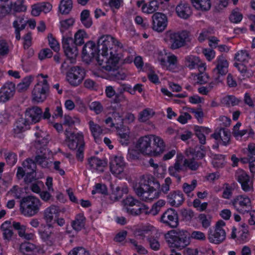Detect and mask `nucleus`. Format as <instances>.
I'll use <instances>...</instances> for the list:
<instances>
[{"label":"nucleus","mask_w":255,"mask_h":255,"mask_svg":"<svg viewBox=\"0 0 255 255\" xmlns=\"http://www.w3.org/2000/svg\"><path fill=\"white\" fill-rule=\"evenodd\" d=\"M89 125L95 141L96 142H99V136L103 133V129L99 125L95 123L93 121L89 122Z\"/></svg>","instance_id":"33"},{"label":"nucleus","mask_w":255,"mask_h":255,"mask_svg":"<svg viewBox=\"0 0 255 255\" xmlns=\"http://www.w3.org/2000/svg\"><path fill=\"white\" fill-rule=\"evenodd\" d=\"M42 111L41 108L33 106L27 108L25 112V118H20L17 120L13 128L14 136L29 129L30 124L39 122L42 118Z\"/></svg>","instance_id":"3"},{"label":"nucleus","mask_w":255,"mask_h":255,"mask_svg":"<svg viewBox=\"0 0 255 255\" xmlns=\"http://www.w3.org/2000/svg\"><path fill=\"white\" fill-rule=\"evenodd\" d=\"M165 201L163 200H159L152 205L151 209L148 213L153 216L157 215L160 211L161 208L165 205Z\"/></svg>","instance_id":"42"},{"label":"nucleus","mask_w":255,"mask_h":255,"mask_svg":"<svg viewBox=\"0 0 255 255\" xmlns=\"http://www.w3.org/2000/svg\"><path fill=\"white\" fill-rule=\"evenodd\" d=\"M241 126V123H237V124L234 127L233 134L235 137H237L238 136L242 137L245 134H246L248 132L247 129H244L242 130H240L239 128Z\"/></svg>","instance_id":"54"},{"label":"nucleus","mask_w":255,"mask_h":255,"mask_svg":"<svg viewBox=\"0 0 255 255\" xmlns=\"http://www.w3.org/2000/svg\"><path fill=\"white\" fill-rule=\"evenodd\" d=\"M62 46L64 53L68 58L74 59L78 55V49L77 46L73 43V39L72 37H63Z\"/></svg>","instance_id":"15"},{"label":"nucleus","mask_w":255,"mask_h":255,"mask_svg":"<svg viewBox=\"0 0 255 255\" xmlns=\"http://www.w3.org/2000/svg\"><path fill=\"white\" fill-rule=\"evenodd\" d=\"M135 147L143 154L156 156L163 152L165 145L160 137L150 135L140 137Z\"/></svg>","instance_id":"2"},{"label":"nucleus","mask_w":255,"mask_h":255,"mask_svg":"<svg viewBox=\"0 0 255 255\" xmlns=\"http://www.w3.org/2000/svg\"><path fill=\"white\" fill-rule=\"evenodd\" d=\"M232 203L234 208L240 213L248 212L251 208V200L247 196H238Z\"/></svg>","instance_id":"14"},{"label":"nucleus","mask_w":255,"mask_h":255,"mask_svg":"<svg viewBox=\"0 0 255 255\" xmlns=\"http://www.w3.org/2000/svg\"><path fill=\"white\" fill-rule=\"evenodd\" d=\"M5 159L8 164L10 166H12L16 162V154L13 152H9L6 155Z\"/></svg>","instance_id":"63"},{"label":"nucleus","mask_w":255,"mask_h":255,"mask_svg":"<svg viewBox=\"0 0 255 255\" xmlns=\"http://www.w3.org/2000/svg\"><path fill=\"white\" fill-rule=\"evenodd\" d=\"M159 2L158 0L150 1L148 5H146V10L145 11L148 13H152L156 11L159 7Z\"/></svg>","instance_id":"52"},{"label":"nucleus","mask_w":255,"mask_h":255,"mask_svg":"<svg viewBox=\"0 0 255 255\" xmlns=\"http://www.w3.org/2000/svg\"><path fill=\"white\" fill-rule=\"evenodd\" d=\"M152 29L158 32L163 31L167 27V17L163 13L155 12L152 16Z\"/></svg>","instance_id":"16"},{"label":"nucleus","mask_w":255,"mask_h":255,"mask_svg":"<svg viewBox=\"0 0 255 255\" xmlns=\"http://www.w3.org/2000/svg\"><path fill=\"white\" fill-rule=\"evenodd\" d=\"M89 164L92 168H94L100 172L104 171L103 168L106 166L107 162L101 160L95 156L91 157L88 159Z\"/></svg>","instance_id":"28"},{"label":"nucleus","mask_w":255,"mask_h":255,"mask_svg":"<svg viewBox=\"0 0 255 255\" xmlns=\"http://www.w3.org/2000/svg\"><path fill=\"white\" fill-rule=\"evenodd\" d=\"M35 249L34 245L30 243H25L20 245L19 249L20 252L23 254L28 255L33 252Z\"/></svg>","instance_id":"44"},{"label":"nucleus","mask_w":255,"mask_h":255,"mask_svg":"<svg viewBox=\"0 0 255 255\" xmlns=\"http://www.w3.org/2000/svg\"><path fill=\"white\" fill-rule=\"evenodd\" d=\"M168 201L172 206L178 207L181 205L184 200L183 194L181 191H173L167 196Z\"/></svg>","instance_id":"26"},{"label":"nucleus","mask_w":255,"mask_h":255,"mask_svg":"<svg viewBox=\"0 0 255 255\" xmlns=\"http://www.w3.org/2000/svg\"><path fill=\"white\" fill-rule=\"evenodd\" d=\"M191 2L197 10L206 11L211 8V0H191Z\"/></svg>","instance_id":"30"},{"label":"nucleus","mask_w":255,"mask_h":255,"mask_svg":"<svg viewBox=\"0 0 255 255\" xmlns=\"http://www.w3.org/2000/svg\"><path fill=\"white\" fill-rule=\"evenodd\" d=\"M22 165L25 170L27 171L35 172L36 170V164L34 160L31 158H27L23 161Z\"/></svg>","instance_id":"41"},{"label":"nucleus","mask_w":255,"mask_h":255,"mask_svg":"<svg viewBox=\"0 0 255 255\" xmlns=\"http://www.w3.org/2000/svg\"><path fill=\"white\" fill-rule=\"evenodd\" d=\"M40 238L44 242H49L52 244V239L54 234L53 227L50 224H41L38 230Z\"/></svg>","instance_id":"20"},{"label":"nucleus","mask_w":255,"mask_h":255,"mask_svg":"<svg viewBox=\"0 0 255 255\" xmlns=\"http://www.w3.org/2000/svg\"><path fill=\"white\" fill-rule=\"evenodd\" d=\"M200 165V164L196 161L194 158L184 159L183 161V167L185 170L188 168L192 171H196L198 169Z\"/></svg>","instance_id":"38"},{"label":"nucleus","mask_w":255,"mask_h":255,"mask_svg":"<svg viewBox=\"0 0 255 255\" xmlns=\"http://www.w3.org/2000/svg\"><path fill=\"white\" fill-rule=\"evenodd\" d=\"M198 218L203 228L207 229L210 226L212 220V217L210 215L201 214L199 215Z\"/></svg>","instance_id":"43"},{"label":"nucleus","mask_w":255,"mask_h":255,"mask_svg":"<svg viewBox=\"0 0 255 255\" xmlns=\"http://www.w3.org/2000/svg\"><path fill=\"white\" fill-rule=\"evenodd\" d=\"M250 58L249 54L246 50L240 51L239 52L237 53L235 56V59L236 60L241 62H245L248 59Z\"/></svg>","instance_id":"53"},{"label":"nucleus","mask_w":255,"mask_h":255,"mask_svg":"<svg viewBox=\"0 0 255 255\" xmlns=\"http://www.w3.org/2000/svg\"><path fill=\"white\" fill-rule=\"evenodd\" d=\"M211 137L216 140L220 139L221 143L224 146H227L230 143V131L224 128H217L215 132L211 135Z\"/></svg>","instance_id":"19"},{"label":"nucleus","mask_w":255,"mask_h":255,"mask_svg":"<svg viewBox=\"0 0 255 255\" xmlns=\"http://www.w3.org/2000/svg\"><path fill=\"white\" fill-rule=\"evenodd\" d=\"M58 208L57 206L52 205L47 208L44 213V219L47 224L50 223L53 220V216L58 213Z\"/></svg>","instance_id":"34"},{"label":"nucleus","mask_w":255,"mask_h":255,"mask_svg":"<svg viewBox=\"0 0 255 255\" xmlns=\"http://www.w3.org/2000/svg\"><path fill=\"white\" fill-rule=\"evenodd\" d=\"M190 238L192 239L199 240V241H205L206 240V236L204 233L200 231H193L190 235Z\"/></svg>","instance_id":"62"},{"label":"nucleus","mask_w":255,"mask_h":255,"mask_svg":"<svg viewBox=\"0 0 255 255\" xmlns=\"http://www.w3.org/2000/svg\"><path fill=\"white\" fill-rule=\"evenodd\" d=\"M165 238L171 247L184 248L190 243V234L185 230H171L165 235Z\"/></svg>","instance_id":"4"},{"label":"nucleus","mask_w":255,"mask_h":255,"mask_svg":"<svg viewBox=\"0 0 255 255\" xmlns=\"http://www.w3.org/2000/svg\"><path fill=\"white\" fill-rule=\"evenodd\" d=\"M24 0H17L12 3V9L16 12L25 11L26 10V6L23 4Z\"/></svg>","instance_id":"46"},{"label":"nucleus","mask_w":255,"mask_h":255,"mask_svg":"<svg viewBox=\"0 0 255 255\" xmlns=\"http://www.w3.org/2000/svg\"><path fill=\"white\" fill-rule=\"evenodd\" d=\"M243 18V15L239 11H233L230 16V20L234 23H238Z\"/></svg>","instance_id":"59"},{"label":"nucleus","mask_w":255,"mask_h":255,"mask_svg":"<svg viewBox=\"0 0 255 255\" xmlns=\"http://www.w3.org/2000/svg\"><path fill=\"white\" fill-rule=\"evenodd\" d=\"M183 156L182 155L178 156L175 163L173 166H171L168 168L169 174L177 179V181L179 182L181 181V176L179 173L184 170L183 164L182 165Z\"/></svg>","instance_id":"23"},{"label":"nucleus","mask_w":255,"mask_h":255,"mask_svg":"<svg viewBox=\"0 0 255 255\" xmlns=\"http://www.w3.org/2000/svg\"><path fill=\"white\" fill-rule=\"evenodd\" d=\"M86 218L83 214H79L77 215L71 223V226L74 230L76 231H81L84 228L85 225Z\"/></svg>","instance_id":"32"},{"label":"nucleus","mask_w":255,"mask_h":255,"mask_svg":"<svg viewBox=\"0 0 255 255\" xmlns=\"http://www.w3.org/2000/svg\"><path fill=\"white\" fill-rule=\"evenodd\" d=\"M8 192L13 193V196L15 198L20 199L21 198L23 191L22 188L18 187L17 185H15L12 187Z\"/></svg>","instance_id":"61"},{"label":"nucleus","mask_w":255,"mask_h":255,"mask_svg":"<svg viewBox=\"0 0 255 255\" xmlns=\"http://www.w3.org/2000/svg\"><path fill=\"white\" fill-rule=\"evenodd\" d=\"M83 61L86 63L91 62L95 59L99 65L103 67L105 65L104 59L101 58L100 53L95 43L92 41H88L83 46L82 53Z\"/></svg>","instance_id":"6"},{"label":"nucleus","mask_w":255,"mask_h":255,"mask_svg":"<svg viewBox=\"0 0 255 255\" xmlns=\"http://www.w3.org/2000/svg\"><path fill=\"white\" fill-rule=\"evenodd\" d=\"M49 86L48 81L44 80L37 83L32 91V99L35 102H43L49 95Z\"/></svg>","instance_id":"9"},{"label":"nucleus","mask_w":255,"mask_h":255,"mask_svg":"<svg viewBox=\"0 0 255 255\" xmlns=\"http://www.w3.org/2000/svg\"><path fill=\"white\" fill-rule=\"evenodd\" d=\"M124 202L126 211L131 215L138 216L143 212H148L146 205L131 196L127 197Z\"/></svg>","instance_id":"8"},{"label":"nucleus","mask_w":255,"mask_h":255,"mask_svg":"<svg viewBox=\"0 0 255 255\" xmlns=\"http://www.w3.org/2000/svg\"><path fill=\"white\" fill-rule=\"evenodd\" d=\"M53 52L49 48H45L41 50L38 54V58L42 60L45 58H49L52 56Z\"/></svg>","instance_id":"57"},{"label":"nucleus","mask_w":255,"mask_h":255,"mask_svg":"<svg viewBox=\"0 0 255 255\" xmlns=\"http://www.w3.org/2000/svg\"><path fill=\"white\" fill-rule=\"evenodd\" d=\"M33 79V77L32 76H29L25 77L23 79L22 82L18 84L17 91L19 92H22L26 91L30 86Z\"/></svg>","instance_id":"39"},{"label":"nucleus","mask_w":255,"mask_h":255,"mask_svg":"<svg viewBox=\"0 0 255 255\" xmlns=\"http://www.w3.org/2000/svg\"><path fill=\"white\" fill-rule=\"evenodd\" d=\"M152 110L149 109H145L143 110L142 111L139 113L138 120L140 122H145L147 121L150 118L152 117L153 114L151 115V113Z\"/></svg>","instance_id":"45"},{"label":"nucleus","mask_w":255,"mask_h":255,"mask_svg":"<svg viewBox=\"0 0 255 255\" xmlns=\"http://www.w3.org/2000/svg\"><path fill=\"white\" fill-rule=\"evenodd\" d=\"M114 37L110 35H103L98 40L97 47L101 57L104 59L105 65L103 68L108 71L113 72L111 75L118 80H123L126 75L118 71V64L120 59V54L116 51L113 52Z\"/></svg>","instance_id":"1"},{"label":"nucleus","mask_w":255,"mask_h":255,"mask_svg":"<svg viewBox=\"0 0 255 255\" xmlns=\"http://www.w3.org/2000/svg\"><path fill=\"white\" fill-rule=\"evenodd\" d=\"M85 76L84 69L79 66H73L67 73V79L71 85L77 86L80 85Z\"/></svg>","instance_id":"11"},{"label":"nucleus","mask_w":255,"mask_h":255,"mask_svg":"<svg viewBox=\"0 0 255 255\" xmlns=\"http://www.w3.org/2000/svg\"><path fill=\"white\" fill-rule=\"evenodd\" d=\"M238 69L245 78H250L252 77L254 74V72L252 70L248 69L247 66L245 65L243 63L240 64Z\"/></svg>","instance_id":"48"},{"label":"nucleus","mask_w":255,"mask_h":255,"mask_svg":"<svg viewBox=\"0 0 255 255\" xmlns=\"http://www.w3.org/2000/svg\"><path fill=\"white\" fill-rule=\"evenodd\" d=\"M185 62L186 66L190 69L194 68L196 66H197L201 68H203V70L205 69V67H204L205 64L200 63V60L198 57L193 55L188 56L186 57Z\"/></svg>","instance_id":"31"},{"label":"nucleus","mask_w":255,"mask_h":255,"mask_svg":"<svg viewBox=\"0 0 255 255\" xmlns=\"http://www.w3.org/2000/svg\"><path fill=\"white\" fill-rule=\"evenodd\" d=\"M48 39L50 47L54 51L58 52L60 49V46L58 42L53 36L52 34L50 33L48 35Z\"/></svg>","instance_id":"51"},{"label":"nucleus","mask_w":255,"mask_h":255,"mask_svg":"<svg viewBox=\"0 0 255 255\" xmlns=\"http://www.w3.org/2000/svg\"><path fill=\"white\" fill-rule=\"evenodd\" d=\"M172 183L171 179L170 177H167L164 180V183L162 184L161 187L159 189V192L161 191L166 194L169 190L170 185Z\"/></svg>","instance_id":"60"},{"label":"nucleus","mask_w":255,"mask_h":255,"mask_svg":"<svg viewBox=\"0 0 255 255\" xmlns=\"http://www.w3.org/2000/svg\"><path fill=\"white\" fill-rule=\"evenodd\" d=\"M238 69L245 78H250L252 77L254 74V72L252 70L248 69L247 66L245 65L243 63L240 64Z\"/></svg>","instance_id":"49"},{"label":"nucleus","mask_w":255,"mask_h":255,"mask_svg":"<svg viewBox=\"0 0 255 255\" xmlns=\"http://www.w3.org/2000/svg\"><path fill=\"white\" fill-rule=\"evenodd\" d=\"M73 7L72 0H61L59 5V11L62 14H68Z\"/></svg>","instance_id":"35"},{"label":"nucleus","mask_w":255,"mask_h":255,"mask_svg":"<svg viewBox=\"0 0 255 255\" xmlns=\"http://www.w3.org/2000/svg\"><path fill=\"white\" fill-rule=\"evenodd\" d=\"M182 216L187 221L190 220L194 216V212L190 209H183L181 210Z\"/></svg>","instance_id":"64"},{"label":"nucleus","mask_w":255,"mask_h":255,"mask_svg":"<svg viewBox=\"0 0 255 255\" xmlns=\"http://www.w3.org/2000/svg\"><path fill=\"white\" fill-rule=\"evenodd\" d=\"M68 255H89V254L83 247H78L71 250Z\"/></svg>","instance_id":"55"},{"label":"nucleus","mask_w":255,"mask_h":255,"mask_svg":"<svg viewBox=\"0 0 255 255\" xmlns=\"http://www.w3.org/2000/svg\"><path fill=\"white\" fill-rule=\"evenodd\" d=\"M90 109L94 111L96 114H99L103 111V107L99 102H94L89 105Z\"/></svg>","instance_id":"58"},{"label":"nucleus","mask_w":255,"mask_h":255,"mask_svg":"<svg viewBox=\"0 0 255 255\" xmlns=\"http://www.w3.org/2000/svg\"><path fill=\"white\" fill-rule=\"evenodd\" d=\"M19 210L26 217H32L36 215L40 209V200L33 196H27L22 198L20 201Z\"/></svg>","instance_id":"5"},{"label":"nucleus","mask_w":255,"mask_h":255,"mask_svg":"<svg viewBox=\"0 0 255 255\" xmlns=\"http://www.w3.org/2000/svg\"><path fill=\"white\" fill-rule=\"evenodd\" d=\"M238 181L241 184L243 190L246 192L249 191L253 188L252 182L249 176L245 173H243L238 177Z\"/></svg>","instance_id":"29"},{"label":"nucleus","mask_w":255,"mask_h":255,"mask_svg":"<svg viewBox=\"0 0 255 255\" xmlns=\"http://www.w3.org/2000/svg\"><path fill=\"white\" fill-rule=\"evenodd\" d=\"M229 64L227 60L223 55H221L218 58L217 65L215 68L213 70L214 75L224 76L228 71Z\"/></svg>","instance_id":"24"},{"label":"nucleus","mask_w":255,"mask_h":255,"mask_svg":"<svg viewBox=\"0 0 255 255\" xmlns=\"http://www.w3.org/2000/svg\"><path fill=\"white\" fill-rule=\"evenodd\" d=\"M112 193L110 195V198L111 200L113 201H118L122 197L124 192V189L121 190L120 187L119 186H117L115 188L112 186ZM125 192H127V189H125Z\"/></svg>","instance_id":"40"},{"label":"nucleus","mask_w":255,"mask_h":255,"mask_svg":"<svg viewBox=\"0 0 255 255\" xmlns=\"http://www.w3.org/2000/svg\"><path fill=\"white\" fill-rule=\"evenodd\" d=\"M48 142L47 138H43L42 140L36 141L35 148L37 149L34 161L36 164L40 165L42 168H49L51 162L48 161L46 152L48 151L46 146Z\"/></svg>","instance_id":"7"},{"label":"nucleus","mask_w":255,"mask_h":255,"mask_svg":"<svg viewBox=\"0 0 255 255\" xmlns=\"http://www.w3.org/2000/svg\"><path fill=\"white\" fill-rule=\"evenodd\" d=\"M65 142L71 150H76L80 146L84 145V137L82 133L71 132L69 129L65 131Z\"/></svg>","instance_id":"10"},{"label":"nucleus","mask_w":255,"mask_h":255,"mask_svg":"<svg viewBox=\"0 0 255 255\" xmlns=\"http://www.w3.org/2000/svg\"><path fill=\"white\" fill-rule=\"evenodd\" d=\"M87 37V34L84 30L79 29L75 34L73 43L76 46H81L84 43V38Z\"/></svg>","instance_id":"37"},{"label":"nucleus","mask_w":255,"mask_h":255,"mask_svg":"<svg viewBox=\"0 0 255 255\" xmlns=\"http://www.w3.org/2000/svg\"><path fill=\"white\" fill-rule=\"evenodd\" d=\"M196 185L197 181L195 179L192 181L191 184H189L187 183H184L183 185V191L185 193L188 194L194 190V189L196 187Z\"/></svg>","instance_id":"56"},{"label":"nucleus","mask_w":255,"mask_h":255,"mask_svg":"<svg viewBox=\"0 0 255 255\" xmlns=\"http://www.w3.org/2000/svg\"><path fill=\"white\" fill-rule=\"evenodd\" d=\"M75 22L73 18H70L60 21V31L63 33L65 30H67L69 27L72 26Z\"/></svg>","instance_id":"47"},{"label":"nucleus","mask_w":255,"mask_h":255,"mask_svg":"<svg viewBox=\"0 0 255 255\" xmlns=\"http://www.w3.org/2000/svg\"><path fill=\"white\" fill-rule=\"evenodd\" d=\"M139 183L143 186L141 189L143 190L150 189L153 192H157L158 193V197L159 196L160 185L159 182L152 176L148 177L147 179H141Z\"/></svg>","instance_id":"21"},{"label":"nucleus","mask_w":255,"mask_h":255,"mask_svg":"<svg viewBox=\"0 0 255 255\" xmlns=\"http://www.w3.org/2000/svg\"><path fill=\"white\" fill-rule=\"evenodd\" d=\"M160 221L170 228H176L179 225L177 212L173 208L168 209L161 215Z\"/></svg>","instance_id":"12"},{"label":"nucleus","mask_w":255,"mask_h":255,"mask_svg":"<svg viewBox=\"0 0 255 255\" xmlns=\"http://www.w3.org/2000/svg\"><path fill=\"white\" fill-rule=\"evenodd\" d=\"M15 91V84L11 82L5 83L0 89V102H6L11 98Z\"/></svg>","instance_id":"18"},{"label":"nucleus","mask_w":255,"mask_h":255,"mask_svg":"<svg viewBox=\"0 0 255 255\" xmlns=\"http://www.w3.org/2000/svg\"><path fill=\"white\" fill-rule=\"evenodd\" d=\"M226 238V232L224 230L215 229V232L212 234V230L210 229L208 234V239L210 243L219 244L222 243Z\"/></svg>","instance_id":"25"},{"label":"nucleus","mask_w":255,"mask_h":255,"mask_svg":"<svg viewBox=\"0 0 255 255\" xmlns=\"http://www.w3.org/2000/svg\"><path fill=\"white\" fill-rule=\"evenodd\" d=\"M123 91L121 90L120 93L116 94L115 98L111 101V104H116L117 106H112L113 110H117L121 108V103H123L126 101V98L125 96L122 94Z\"/></svg>","instance_id":"36"},{"label":"nucleus","mask_w":255,"mask_h":255,"mask_svg":"<svg viewBox=\"0 0 255 255\" xmlns=\"http://www.w3.org/2000/svg\"><path fill=\"white\" fill-rule=\"evenodd\" d=\"M143 186L138 183L134 187V190L136 194L140 198V199L144 201H152L154 199L158 198V193L157 192H153L150 189L142 190L141 188Z\"/></svg>","instance_id":"17"},{"label":"nucleus","mask_w":255,"mask_h":255,"mask_svg":"<svg viewBox=\"0 0 255 255\" xmlns=\"http://www.w3.org/2000/svg\"><path fill=\"white\" fill-rule=\"evenodd\" d=\"M125 165L123 157L121 156H116L114 159L110 163V170L113 174L119 175L124 171Z\"/></svg>","instance_id":"22"},{"label":"nucleus","mask_w":255,"mask_h":255,"mask_svg":"<svg viewBox=\"0 0 255 255\" xmlns=\"http://www.w3.org/2000/svg\"><path fill=\"white\" fill-rule=\"evenodd\" d=\"M189 32L183 30L181 32H174L170 34V39L172 43L171 48L176 49L183 46L186 41H188Z\"/></svg>","instance_id":"13"},{"label":"nucleus","mask_w":255,"mask_h":255,"mask_svg":"<svg viewBox=\"0 0 255 255\" xmlns=\"http://www.w3.org/2000/svg\"><path fill=\"white\" fill-rule=\"evenodd\" d=\"M27 24V22L24 21L23 23L20 24L21 25H18L17 21H13V26L15 28V38L19 40L20 39V31L23 30Z\"/></svg>","instance_id":"50"},{"label":"nucleus","mask_w":255,"mask_h":255,"mask_svg":"<svg viewBox=\"0 0 255 255\" xmlns=\"http://www.w3.org/2000/svg\"><path fill=\"white\" fill-rule=\"evenodd\" d=\"M176 12L180 18L186 19L191 14V10L189 4L186 2L181 1L176 7Z\"/></svg>","instance_id":"27"}]
</instances>
